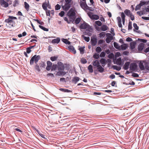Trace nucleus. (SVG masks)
I'll return each mask as SVG.
<instances>
[{"label":"nucleus","mask_w":149,"mask_h":149,"mask_svg":"<svg viewBox=\"0 0 149 149\" xmlns=\"http://www.w3.org/2000/svg\"><path fill=\"white\" fill-rule=\"evenodd\" d=\"M17 18L16 17L13 16H9L8 18L6 19L5 22L8 23L9 24L12 26H15V22L13 21V19H17Z\"/></svg>","instance_id":"nucleus-1"},{"label":"nucleus","mask_w":149,"mask_h":149,"mask_svg":"<svg viewBox=\"0 0 149 149\" xmlns=\"http://www.w3.org/2000/svg\"><path fill=\"white\" fill-rule=\"evenodd\" d=\"M41 57L40 55H35L31 58L30 61V63L31 65H32L34 61L36 65L38 64L37 62L40 59Z\"/></svg>","instance_id":"nucleus-2"},{"label":"nucleus","mask_w":149,"mask_h":149,"mask_svg":"<svg viewBox=\"0 0 149 149\" xmlns=\"http://www.w3.org/2000/svg\"><path fill=\"white\" fill-rule=\"evenodd\" d=\"M80 6L81 8L85 11H86L87 10L91 11H93V10H91L89 9L90 7L88 6L87 5L86 1L84 2L81 1L80 2Z\"/></svg>","instance_id":"nucleus-3"},{"label":"nucleus","mask_w":149,"mask_h":149,"mask_svg":"<svg viewBox=\"0 0 149 149\" xmlns=\"http://www.w3.org/2000/svg\"><path fill=\"white\" fill-rule=\"evenodd\" d=\"M76 10L74 8H72L68 11L67 15L69 17H75L76 16Z\"/></svg>","instance_id":"nucleus-4"},{"label":"nucleus","mask_w":149,"mask_h":149,"mask_svg":"<svg viewBox=\"0 0 149 149\" xmlns=\"http://www.w3.org/2000/svg\"><path fill=\"white\" fill-rule=\"evenodd\" d=\"M93 29L91 27L86 30H85L84 32V34L85 35H87L88 36H91L93 32Z\"/></svg>","instance_id":"nucleus-5"},{"label":"nucleus","mask_w":149,"mask_h":149,"mask_svg":"<svg viewBox=\"0 0 149 149\" xmlns=\"http://www.w3.org/2000/svg\"><path fill=\"white\" fill-rule=\"evenodd\" d=\"M57 68L58 70H64L65 69L63 63L60 61H58L57 63Z\"/></svg>","instance_id":"nucleus-6"},{"label":"nucleus","mask_w":149,"mask_h":149,"mask_svg":"<svg viewBox=\"0 0 149 149\" xmlns=\"http://www.w3.org/2000/svg\"><path fill=\"white\" fill-rule=\"evenodd\" d=\"M138 67L137 64L135 63H132L130 66V69L132 71H135Z\"/></svg>","instance_id":"nucleus-7"},{"label":"nucleus","mask_w":149,"mask_h":149,"mask_svg":"<svg viewBox=\"0 0 149 149\" xmlns=\"http://www.w3.org/2000/svg\"><path fill=\"white\" fill-rule=\"evenodd\" d=\"M144 67L145 69L146 70H144L143 72L144 73H146L149 72V66L148 65V63L147 62H144Z\"/></svg>","instance_id":"nucleus-8"},{"label":"nucleus","mask_w":149,"mask_h":149,"mask_svg":"<svg viewBox=\"0 0 149 149\" xmlns=\"http://www.w3.org/2000/svg\"><path fill=\"white\" fill-rule=\"evenodd\" d=\"M90 42H91V45L92 46H95L97 42V38H91Z\"/></svg>","instance_id":"nucleus-9"},{"label":"nucleus","mask_w":149,"mask_h":149,"mask_svg":"<svg viewBox=\"0 0 149 149\" xmlns=\"http://www.w3.org/2000/svg\"><path fill=\"white\" fill-rule=\"evenodd\" d=\"M0 4L1 6L4 8H7L9 6L8 3L4 0H0Z\"/></svg>","instance_id":"nucleus-10"},{"label":"nucleus","mask_w":149,"mask_h":149,"mask_svg":"<svg viewBox=\"0 0 149 149\" xmlns=\"http://www.w3.org/2000/svg\"><path fill=\"white\" fill-rule=\"evenodd\" d=\"M91 27L86 23L84 22L81 25L80 27L81 29L86 30Z\"/></svg>","instance_id":"nucleus-11"},{"label":"nucleus","mask_w":149,"mask_h":149,"mask_svg":"<svg viewBox=\"0 0 149 149\" xmlns=\"http://www.w3.org/2000/svg\"><path fill=\"white\" fill-rule=\"evenodd\" d=\"M71 4L65 3L64 6H62L63 10L65 11H68L71 7Z\"/></svg>","instance_id":"nucleus-12"},{"label":"nucleus","mask_w":149,"mask_h":149,"mask_svg":"<svg viewBox=\"0 0 149 149\" xmlns=\"http://www.w3.org/2000/svg\"><path fill=\"white\" fill-rule=\"evenodd\" d=\"M145 47V45L143 43H140L138 46L137 49L139 52L140 53L143 49Z\"/></svg>","instance_id":"nucleus-13"},{"label":"nucleus","mask_w":149,"mask_h":149,"mask_svg":"<svg viewBox=\"0 0 149 149\" xmlns=\"http://www.w3.org/2000/svg\"><path fill=\"white\" fill-rule=\"evenodd\" d=\"M144 62L145 61H140L139 63V66L141 70H145L144 65L143 64V62Z\"/></svg>","instance_id":"nucleus-14"},{"label":"nucleus","mask_w":149,"mask_h":149,"mask_svg":"<svg viewBox=\"0 0 149 149\" xmlns=\"http://www.w3.org/2000/svg\"><path fill=\"white\" fill-rule=\"evenodd\" d=\"M68 48L70 52H72L74 54L76 53V50H75L73 46L72 45H69L68 47Z\"/></svg>","instance_id":"nucleus-15"},{"label":"nucleus","mask_w":149,"mask_h":149,"mask_svg":"<svg viewBox=\"0 0 149 149\" xmlns=\"http://www.w3.org/2000/svg\"><path fill=\"white\" fill-rule=\"evenodd\" d=\"M136 45V42L132 41L130 42V48L131 50H133L135 48Z\"/></svg>","instance_id":"nucleus-16"},{"label":"nucleus","mask_w":149,"mask_h":149,"mask_svg":"<svg viewBox=\"0 0 149 149\" xmlns=\"http://www.w3.org/2000/svg\"><path fill=\"white\" fill-rule=\"evenodd\" d=\"M97 68V71L100 73H103L104 71V67H103L102 66L100 65Z\"/></svg>","instance_id":"nucleus-17"},{"label":"nucleus","mask_w":149,"mask_h":149,"mask_svg":"<svg viewBox=\"0 0 149 149\" xmlns=\"http://www.w3.org/2000/svg\"><path fill=\"white\" fill-rule=\"evenodd\" d=\"M100 62L102 64V66L104 67L105 65L107 63V61L105 59L102 58L100 60Z\"/></svg>","instance_id":"nucleus-18"},{"label":"nucleus","mask_w":149,"mask_h":149,"mask_svg":"<svg viewBox=\"0 0 149 149\" xmlns=\"http://www.w3.org/2000/svg\"><path fill=\"white\" fill-rule=\"evenodd\" d=\"M48 5H49V2H45L43 3L42 6L44 10H47V7H48Z\"/></svg>","instance_id":"nucleus-19"},{"label":"nucleus","mask_w":149,"mask_h":149,"mask_svg":"<svg viewBox=\"0 0 149 149\" xmlns=\"http://www.w3.org/2000/svg\"><path fill=\"white\" fill-rule=\"evenodd\" d=\"M67 72H64L63 70H58L56 73V75L58 76H61V75H64L66 74Z\"/></svg>","instance_id":"nucleus-20"},{"label":"nucleus","mask_w":149,"mask_h":149,"mask_svg":"<svg viewBox=\"0 0 149 149\" xmlns=\"http://www.w3.org/2000/svg\"><path fill=\"white\" fill-rule=\"evenodd\" d=\"M116 64L120 65H123L124 63L123 62H122L121 58L120 57H119L118 58L116 59Z\"/></svg>","instance_id":"nucleus-21"},{"label":"nucleus","mask_w":149,"mask_h":149,"mask_svg":"<svg viewBox=\"0 0 149 149\" xmlns=\"http://www.w3.org/2000/svg\"><path fill=\"white\" fill-rule=\"evenodd\" d=\"M130 63V61L126 62L124 65L123 68L125 70H127L129 68V66Z\"/></svg>","instance_id":"nucleus-22"},{"label":"nucleus","mask_w":149,"mask_h":149,"mask_svg":"<svg viewBox=\"0 0 149 149\" xmlns=\"http://www.w3.org/2000/svg\"><path fill=\"white\" fill-rule=\"evenodd\" d=\"M80 78L79 77L75 76L72 79V81L74 83L76 84L77 82L80 80Z\"/></svg>","instance_id":"nucleus-23"},{"label":"nucleus","mask_w":149,"mask_h":149,"mask_svg":"<svg viewBox=\"0 0 149 149\" xmlns=\"http://www.w3.org/2000/svg\"><path fill=\"white\" fill-rule=\"evenodd\" d=\"M93 65L95 67H98L100 65V63L99 61L98 60H96L94 61H93Z\"/></svg>","instance_id":"nucleus-24"},{"label":"nucleus","mask_w":149,"mask_h":149,"mask_svg":"<svg viewBox=\"0 0 149 149\" xmlns=\"http://www.w3.org/2000/svg\"><path fill=\"white\" fill-rule=\"evenodd\" d=\"M60 41V38H56V39H55L52 40V42L53 44H58Z\"/></svg>","instance_id":"nucleus-25"},{"label":"nucleus","mask_w":149,"mask_h":149,"mask_svg":"<svg viewBox=\"0 0 149 149\" xmlns=\"http://www.w3.org/2000/svg\"><path fill=\"white\" fill-rule=\"evenodd\" d=\"M61 40L63 42L66 44L70 45L71 44V42L66 39L62 38L61 39Z\"/></svg>","instance_id":"nucleus-26"},{"label":"nucleus","mask_w":149,"mask_h":149,"mask_svg":"<svg viewBox=\"0 0 149 149\" xmlns=\"http://www.w3.org/2000/svg\"><path fill=\"white\" fill-rule=\"evenodd\" d=\"M124 13L126 15L129 17L130 15L132 14L131 13L130 11L128 9L125 10L124 11Z\"/></svg>","instance_id":"nucleus-27"},{"label":"nucleus","mask_w":149,"mask_h":149,"mask_svg":"<svg viewBox=\"0 0 149 149\" xmlns=\"http://www.w3.org/2000/svg\"><path fill=\"white\" fill-rule=\"evenodd\" d=\"M85 47L83 46V47L79 46V49L80 51V53L81 54H83L84 53Z\"/></svg>","instance_id":"nucleus-28"},{"label":"nucleus","mask_w":149,"mask_h":149,"mask_svg":"<svg viewBox=\"0 0 149 149\" xmlns=\"http://www.w3.org/2000/svg\"><path fill=\"white\" fill-rule=\"evenodd\" d=\"M108 27L106 25H103L101 27V29L102 31H105L108 29Z\"/></svg>","instance_id":"nucleus-29"},{"label":"nucleus","mask_w":149,"mask_h":149,"mask_svg":"<svg viewBox=\"0 0 149 149\" xmlns=\"http://www.w3.org/2000/svg\"><path fill=\"white\" fill-rule=\"evenodd\" d=\"M69 21L68 22V23H70L71 22H72L73 23L74 22L75 19V17H69Z\"/></svg>","instance_id":"nucleus-30"},{"label":"nucleus","mask_w":149,"mask_h":149,"mask_svg":"<svg viewBox=\"0 0 149 149\" xmlns=\"http://www.w3.org/2000/svg\"><path fill=\"white\" fill-rule=\"evenodd\" d=\"M113 45L114 47L116 49H118V50H120V47L118 43L114 42L113 43Z\"/></svg>","instance_id":"nucleus-31"},{"label":"nucleus","mask_w":149,"mask_h":149,"mask_svg":"<svg viewBox=\"0 0 149 149\" xmlns=\"http://www.w3.org/2000/svg\"><path fill=\"white\" fill-rule=\"evenodd\" d=\"M120 47V50H125L127 48V45L126 44H124L121 45Z\"/></svg>","instance_id":"nucleus-32"},{"label":"nucleus","mask_w":149,"mask_h":149,"mask_svg":"<svg viewBox=\"0 0 149 149\" xmlns=\"http://www.w3.org/2000/svg\"><path fill=\"white\" fill-rule=\"evenodd\" d=\"M111 67L113 68L114 70H116L118 71H120L121 69V68L120 67L116 65H113Z\"/></svg>","instance_id":"nucleus-33"},{"label":"nucleus","mask_w":149,"mask_h":149,"mask_svg":"<svg viewBox=\"0 0 149 149\" xmlns=\"http://www.w3.org/2000/svg\"><path fill=\"white\" fill-rule=\"evenodd\" d=\"M88 69L90 73H92L93 71V68L92 65L91 64L88 67Z\"/></svg>","instance_id":"nucleus-34"},{"label":"nucleus","mask_w":149,"mask_h":149,"mask_svg":"<svg viewBox=\"0 0 149 149\" xmlns=\"http://www.w3.org/2000/svg\"><path fill=\"white\" fill-rule=\"evenodd\" d=\"M99 18L98 15H92L91 19L95 20L98 19Z\"/></svg>","instance_id":"nucleus-35"},{"label":"nucleus","mask_w":149,"mask_h":149,"mask_svg":"<svg viewBox=\"0 0 149 149\" xmlns=\"http://www.w3.org/2000/svg\"><path fill=\"white\" fill-rule=\"evenodd\" d=\"M115 38H106V41L107 43H109L111 41L114 39Z\"/></svg>","instance_id":"nucleus-36"},{"label":"nucleus","mask_w":149,"mask_h":149,"mask_svg":"<svg viewBox=\"0 0 149 149\" xmlns=\"http://www.w3.org/2000/svg\"><path fill=\"white\" fill-rule=\"evenodd\" d=\"M57 67V65L56 64H53L51 67V71L55 70H56Z\"/></svg>","instance_id":"nucleus-37"},{"label":"nucleus","mask_w":149,"mask_h":149,"mask_svg":"<svg viewBox=\"0 0 149 149\" xmlns=\"http://www.w3.org/2000/svg\"><path fill=\"white\" fill-rule=\"evenodd\" d=\"M35 69L37 70L39 72L41 71V69L39 65L38 64L36 65L35 66Z\"/></svg>","instance_id":"nucleus-38"},{"label":"nucleus","mask_w":149,"mask_h":149,"mask_svg":"<svg viewBox=\"0 0 149 149\" xmlns=\"http://www.w3.org/2000/svg\"><path fill=\"white\" fill-rule=\"evenodd\" d=\"M24 3V7L27 10H28L29 8V4L26 2H25Z\"/></svg>","instance_id":"nucleus-39"},{"label":"nucleus","mask_w":149,"mask_h":149,"mask_svg":"<svg viewBox=\"0 0 149 149\" xmlns=\"http://www.w3.org/2000/svg\"><path fill=\"white\" fill-rule=\"evenodd\" d=\"M99 56H100L99 55V54H98L95 53L93 55V57L95 59H97L99 58Z\"/></svg>","instance_id":"nucleus-40"},{"label":"nucleus","mask_w":149,"mask_h":149,"mask_svg":"<svg viewBox=\"0 0 149 149\" xmlns=\"http://www.w3.org/2000/svg\"><path fill=\"white\" fill-rule=\"evenodd\" d=\"M95 50L97 53H99L101 51L102 49L100 47L98 46L96 48Z\"/></svg>","instance_id":"nucleus-41"},{"label":"nucleus","mask_w":149,"mask_h":149,"mask_svg":"<svg viewBox=\"0 0 149 149\" xmlns=\"http://www.w3.org/2000/svg\"><path fill=\"white\" fill-rule=\"evenodd\" d=\"M81 62L83 64H85L87 63V61L84 58H82L81 59Z\"/></svg>","instance_id":"nucleus-42"},{"label":"nucleus","mask_w":149,"mask_h":149,"mask_svg":"<svg viewBox=\"0 0 149 149\" xmlns=\"http://www.w3.org/2000/svg\"><path fill=\"white\" fill-rule=\"evenodd\" d=\"M81 21V18L80 17L77 18L75 21V23L76 24H78Z\"/></svg>","instance_id":"nucleus-43"},{"label":"nucleus","mask_w":149,"mask_h":149,"mask_svg":"<svg viewBox=\"0 0 149 149\" xmlns=\"http://www.w3.org/2000/svg\"><path fill=\"white\" fill-rule=\"evenodd\" d=\"M114 56V55L113 53H110L108 55V57L110 59H112L113 58Z\"/></svg>","instance_id":"nucleus-44"},{"label":"nucleus","mask_w":149,"mask_h":149,"mask_svg":"<svg viewBox=\"0 0 149 149\" xmlns=\"http://www.w3.org/2000/svg\"><path fill=\"white\" fill-rule=\"evenodd\" d=\"M39 65L40 68H45L46 64L44 62H42L41 63H40Z\"/></svg>","instance_id":"nucleus-45"},{"label":"nucleus","mask_w":149,"mask_h":149,"mask_svg":"<svg viewBox=\"0 0 149 149\" xmlns=\"http://www.w3.org/2000/svg\"><path fill=\"white\" fill-rule=\"evenodd\" d=\"M58 57L56 56H52L50 57V60L52 61H54L57 60Z\"/></svg>","instance_id":"nucleus-46"},{"label":"nucleus","mask_w":149,"mask_h":149,"mask_svg":"<svg viewBox=\"0 0 149 149\" xmlns=\"http://www.w3.org/2000/svg\"><path fill=\"white\" fill-rule=\"evenodd\" d=\"M39 26L40 29H41L42 30H43L44 31H48V29L46 28L43 26H42L41 25H39Z\"/></svg>","instance_id":"nucleus-47"},{"label":"nucleus","mask_w":149,"mask_h":149,"mask_svg":"<svg viewBox=\"0 0 149 149\" xmlns=\"http://www.w3.org/2000/svg\"><path fill=\"white\" fill-rule=\"evenodd\" d=\"M121 55L120 53L119 52H117L115 53V57L116 58H117V57H119Z\"/></svg>","instance_id":"nucleus-48"},{"label":"nucleus","mask_w":149,"mask_h":149,"mask_svg":"<svg viewBox=\"0 0 149 149\" xmlns=\"http://www.w3.org/2000/svg\"><path fill=\"white\" fill-rule=\"evenodd\" d=\"M132 24L131 22H129L128 24V30H131L132 29Z\"/></svg>","instance_id":"nucleus-49"},{"label":"nucleus","mask_w":149,"mask_h":149,"mask_svg":"<svg viewBox=\"0 0 149 149\" xmlns=\"http://www.w3.org/2000/svg\"><path fill=\"white\" fill-rule=\"evenodd\" d=\"M125 84L126 85H134L135 84V83L133 81H131L130 83H125Z\"/></svg>","instance_id":"nucleus-50"},{"label":"nucleus","mask_w":149,"mask_h":149,"mask_svg":"<svg viewBox=\"0 0 149 149\" xmlns=\"http://www.w3.org/2000/svg\"><path fill=\"white\" fill-rule=\"evenodd\" d=\"M105 53L104 52V51H103V52H102L101 53L100 55V56L101 57H105Z\"/></svg>","instance_id":"nucleus-51"},{"label":"nucleus","mask_w":149,"mask_h":149,"mask_svg":"<svg viewBox=\"0 0 149 149\" xmlns=\"http://www.w3.org/2000/svg\"><path fill=\"white\" fill-rule=\"evenodd\" d=\"M138 40L140 41L141 42H142L143 43H145L147 41V40H146L144 39H140L138 38Z\"/></svg>","instance_id":"nucleus-52"},{"label":"nucleus","mask_w":149,"mask_h":149,"mask_svg":"<svg viewBox=\"0 0 149 149\" xmlns=\"http://www.w3.org/2000/svg\"><path fill=\"white\" fill-rule=\"evenodd\" d=\"M95 24L98 26H101L102 24L101 22L99 21H95Z\"/></svg>","instance_id":"nucleus-53"},{"label":"nucleus","mask_w":149,"mask_h":149,"mask_svg":"<svg viewBox=\"0 0 149 149\" xmlns=\"http://www.w3.org/2000/svg\"><path fill=\"white\" fill-rule=\"evenodd\" d=\"M141 7V5H140V4L137 5L136 6V8H135V10L136 11H137L138 10H139L140 9Z\"/></svg>","instance_id":"nucleus-54"},{"label":"nucleus","mask_w":149,"mask_h":149,"mask_svg":"<svg viewBox=\"0 0 149 149\" xmlns=\"http://www.w3.org/2000/svg\"><path fill=\"white\" fill-rule=\"evenodd\" d=\"M132 75L134 77H139V75L138 74L135 73H133Z\"/></svg>","instance_id":"nucleus-55"},{"label":"nucleus","mask_w":149,"mask_h":149,"mask_svg":"<svg viewBox=\"0 0 149 149\" xmlns=\"http://www.w3.org/2000/svg\"><path fill=\"white\" fill-rule=\"evenodd\" d=\"M104 42V41L102 40H98V45H102L103 44Z\"/></svg>","instance_id":"nucleus-56"},{"label":"nucleus","mask_w":149,"mask_h":149,"mask_svg":"<svg viewBox=\"0 0 149 149\" xmlns=\"http://www.w3.org/2000/svg\"><path fill=\"white\" fill-rule=\"evenodd\" d=\"M60 8H61V6L58 4H57L55 6V10H59L60 9Z\"/></svg>","instance_id":"nucleus-57"},{"label":"nucleus","mask_w":149,"mask_h":149,"mask_svg":"<svg viewBox=\"0 0 149 149\" xmlns=\"http://www.w3.org/2000/svg\"><path fill=\"white\" fill-rule=\"evenodd\" d=\"M18 4V0H15L13 4V6L14 7H15Z\"/></svg>","instance_id":"nucleus-58"},{"label":"nucleus","mask_w":149,"mask_h":149,"mask_svg":"<svg viewBox=\"0 0 149 149\" xmlns=\"http://www.w3.org/2000/svg\"><path fill=\"white\" fill-rule=\"evenodd\" d=\"M133 25L134 29H136V30H138L139 29V27L137 25V24L136 23H134L133 24Z\"/></svg>","instance_id":"nucleus-59"},{"label":"nucleus","mask_w":149,"mask_h":149,"mask_svg":"<svg viewBox=\"0 0 149 149\" xmlns=\"http://www.w3.org/2000/svg\"><path fill=\"white\" fill-rule=\"evenodd\" d=\"M47 65L52 67V63L50 61H47Z\"/></svg>","instance_id":"nucleus-60"},{"label":"nucleus","mask_w":149,"mask_h":149,"mask_svg":"<svg viewBox=\"0 0 149 149\" xmlns=\"http://www.w3.org/2000/svg\"><path fill=\"white\" fill-rule=\"evenodd\" d=\"M31 49L29 47H28L26 49V52L27 54H29L31 52Z\"/></svg>","instance_id":"nucleus-61"},{"label":"nucleus","mask_w":149,"mask_h":149,"mask_svg":"<svg viewBox=\"0 0 149 149\" xmlns=\"http://www.w3.org/2000/svg\"><path fill=\"white\" fill-rule=\"evenodd\" d=\"M105 33L104 32H102L100 33L99 34L100 37H101L103 36V37H104L105 36Z\"/></svg>","instance_id":"nucleus-62"},{"label":"nucleus","mask_w":149,"mask_h":149,"mask_svg":"<svg viewBox=\"0 0 149 149\" xmlns=\"http://www.w3.org/2000/svg\"><path fill=\"white\" fill-rule=\"evenodd\" d=\"M121 16L122 20L125 19V16L123 13H121Z\"/></svg>","instance_id":"nucleus-63"},{"label":"nucleus","mask_w":149,"mask_h":149,"mask_svg":"<svg viewBox=\"0 0 149 149\" xmlns=\"http://www.w3.org/2000/svg\"><path fill=\"white\" fill-rule=\"evenodd\" d=\"M136 13L140 16L143 15V13L142 11H138Z\"/></svg>","instance_id":"nucleus-64"}]
</instances>
